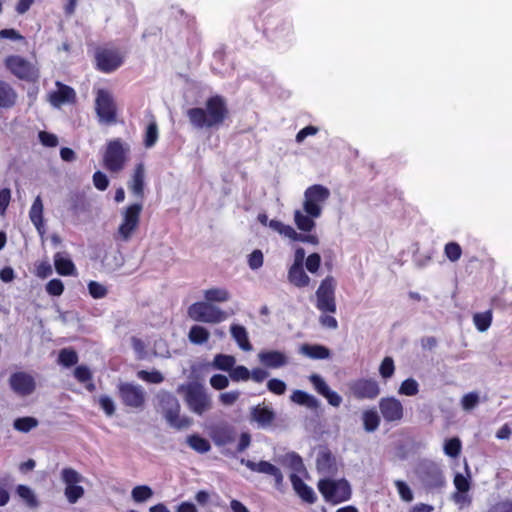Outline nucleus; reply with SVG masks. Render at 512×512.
Masks as SVG:
<instances>
[{
    "label": "nucleus",
    "instance_id": "46",
    "mask_svg": "<svg viewBox=\"0 0 512 512\" xmlns=\"http://www.w3.org/2000/svg\"><path fill=\"white\" fill-rule=\"evenodd\" d=\"M462 449L461 441L458 437H453L445 441L444 452L447 456L457 458Z\"/></svg>",
    "mask_w": 512,
    "mask_h": 512
},
{
    "label": "nucleus",
    "instance_id": "11",
    "mask_svg": "<svg viewBox=\"0 0 512 512\" xmlns=\"http://www.w3.org/2000/svg\"><path fill=\"white\" fill-rule=\"evenodd\" d=\"M330 196V191L323 185L314 184L308 187L304 193V211L313 218H318L321 215L322 207Z\"/></svg>",
    "mask_w": 512,
    "mask_h": 512
},
{
    "label": "nucleus",
    "instance_id": "37",
    "mask_svg": "<svg viewBox=\"0 0 512 512\" xmlns=\"http://www.w3.org/2000/svg\"><path fill=\"white\" fill-rule=\"evenodd\" d=\"M291 400L299 405H304L309 408H316L318 406V400L302 390H295L291 395Z\"/></svg>",
    "mask_w": 512,
    "mask_h": 512
},
{
    "label": "nucleus",
    "instance_id": "19",
    "mask_svg": "<svg viewBox=\"0 0 512 512\" xmlns=\"http://www.w3.org/2000/svg\"><path fill=\"white\" fill-rule=\"evenodd\" d=\"M248 469H250L253 472L266 474L269 476H272L274 479V484L277 489H281L283 486V474L281 470L273 465L272 463L261 460L259 462H254L251 460H244L241 461Z\"/></svg>",
    "mask_w": 512,
    "mask_h": 512
},
{
    "label": "nucleus",
    "instance_id": "63",
    "mask_svg": "<svg viewBox=\"0 0 512 512\" xmlns=\"http://www.w3.org/2000/svg\"><path fill=\"white\" fill-rule=\"evenodd\" d=\"M330 314L331 313H322L319 316V323L324 328L335 330L338 328V321L334 316Z\"/></svg>",
    "mask_w": 512,
    "mask_h": 512
},
{
    "label": "nucleus",
    "instance_id": "3",
    "mask_svg": "<svg viewBox=\"0 0 512 512\" xmlns=\"http://www.w3.org/2000/svg\"><path fill=\"white\" fill-rule=\"evenodd\" d=\"M158 407L167 423L176 430H183L192 425V419L180 416V403L175 395L161 391L157 395Z\"/></svg>",
    "mask_w": 512,
    "mask_h": 512
},
{
    "label": "nucleus",
    "instance_id": "54",
    "mask_svg": "<svg viewBox=\"0 0 512 512\" xmlns=\"http://www.w3.org/2000/svg\"><path fill=\"white\" fill-rule=\"evenodd\" d=\"M88 291H89V294L94 299L104 298L108 293L107 288L104 285H102L96 281H90L88 283Z\"/></svg>",
    "mask_w": 512,
    "mask_h": 512
},
{
    "label": "nucleus",
    "instance_id": "17",
    "mask_svg": "<svg viewBox=\"0 0 512 512\" xmlns=\"http://www.w3.org/2000/svg\"><path fill=\"white\" fill-rule=\"evenodd\" d=\"M61 479L66 487L64 494L70 504H75L84 495V488L78 485L82 476L73 468H64L61 471Z\"/></svg>",
    "mask_w": 512,
    "mask_h": 512
},
{
    "label": "nucleus",
    "instance_id": "39",
    "mask_svg": "<svg viewBox=\"0 0 512 512\" xmlns=\"http://www.w3.org/2000/svg\"><path fill=\"white\" fill-rule=\"evenodd\" d=\"M270 228H272L274 231L278 232L279 234L295 241L297 238L298 233L294 230V228L290 225H286L283 222L279 220H271L269 222Z\"/></svg>",
    "mask_w": 512,
    "mask_h": 512
},
{
    "label": "nucleus",
    "instance_id": "49",
    "mask_svg": "<svg viewBox=\"0 0 512 512\" xmlns=\"http://www.w3.org/2000/svg\"><path fill=\"white\" fill-rule=\"evenodd\" d=\"M137 376L139 379L146 381L148 383L159 384L164 381V377L161 372L157 370L146 371L140 370L137 372Z\"/></svg>",
    "mask_w": 512,
    "mask_h": 512
},
{
    "label": "nucleus",
    "instance_id": "48",
    "mask_svg": "<svg viewBox=\"0 0 512 512\" xmlns=\"http://www.w3.org/2000/svg\"><path fill=\"white\" fill-rule=\"evenodd\" d=\"M444 254L448 260L456 262L462 256V248L457 242L451 241L445 244Z\"/></svg>",
    "mask_w": 512,
    "mask_h": 512
},
{
    "label": "nucleus",
    "instance_id": "12",
    "mask_svg": "<svg viewBox=\"0 0 512 512\" xmlns=\"http://www.w3.org/2000/svg\"><path fill=\"white\" fill-rule=\"evenodd\" d=\"M142 209L141 203H133L125 208L122 214V222L117 230L120 240L127 242L131 239L139 227Z\"/></svg>",
    "mask_w": 512,
    "mask_h": 512
},
{
    "label": "nucleus",
    "instance_id": "32",
    "mask_svg": "<svg viewBox=\"0 0 512 512\" xmlns=\"http://www.w3.org/2000/svg\"><path fill=\"white\" fill-rule=\"evenodd\" d=\"M301 352L311 359H326L330 356V350L322 345L304 344L301 346Z\"/></svg>",
    "mask_w": 512,
    "mask_h": 512
},
{
    "label": "nucleus",
    "instance_id": "21",
    "mask_svg": "<svg viewBox=\"0 0 512 512\" xmlns=\"http://www.w3.org/2000/svg\"><path fill=\"white\" fill-rule=\"evenodd\" d=\"M210 436L217 446H226L235 441L236 430L232 425L221 422L211 428Z\"/></svg>",
    "mask_w": 512,
    "mask_h": 512
},
{
    "label": "nucleus",
    "instance_id": "22",
    "mask_svg": "<svg viewBox=\"0 0 512 512\" xmlns=\"http://www.w3.org/2000/svg\"><path fill=\"white\" fill-rule=\"evenodd\" d=\"M56 87L57 90L49 94V102L52 106L59 108L65 103L76 102V92L72 87L60 81L56 82Z\"/></svg>",
    "mask_w": 512,
    "mask_h": 512
},
{
    "label": "nucleus",
    "instance_id": "7",
    "mask_svg": "<svg viewBox=\"0 0 512 512\" xmlns=\"http://www.w3.org/2000/svg\"><path fill=\"white\" fill-rule=\"evenodd\" d=\"M124 59V53L114 47H97L94 53L95 68L107 74L120 68Z\"/></svg>",
    "mask_w": 512,
    "mask_h": 512
},
{
    "label": "nucleus",
    "instance_id": "44",
    "mask_svg": "<svg viewBox=\"0 0 512 512\" xmlns=\"http://www.w3.org/2000/svg\"><path fill=\"white\" fill-rule=\"evenodd\" d=\"M235 358L232 355L217 354L213 360V366L222 371H231L235 365Z\"/></svg>",
    "mask_w": 512,
    "mask_h": 512
},
{
    "label": "nucleus",
    "instance_id": "59",
    "mask_svg": "<svg viewBox=\"0 0 512 512\" xmlns=\"http://www.w3.org/2000/svg\"><path fill=\"white\" fill-rule=\"evenodd\" d=\"M46 292L51 296H60L64 292V284L60 279L54 278L46 284Z\"/></svg>",
    "mask_w": 512,
    "mask_h": 512
},
{
    "label": "nucleus",
    "instance_id": "24",
    "mask_svg": "<svg viewBox=\"0 0 512 512\" xmlns=\"http://www.w3.org/2000/svg\"><path fill=\"white\" fill-rule=\"evenodd\" d=\"M290 481L296 494L306 503L314 504L317 496L314 490L308 486L297 474L290 475Z\"/></svg>",
    "mask_w": 512,
    "mask_h": 512
},
{
    "label": "nucleus",
    "instance_id": "13",
    "mask_svg": "<svg viewBox=\"0 0 512 512\" xmlns=\"http://www.w3.org/2000/svg\"><path fill=\"white\" fill-rule=\"evenodd\" d=\"M121 403L128 408L141 410L146 403V392L140 385L123 382L117 387Z\"/></svg>",
    "mask_w": 512,
    "mask_h": 512
},
{
    "label": "nucleus",
    "instance_id": "50",
    "mask_svg": "<svg viewBox=\"0 0 512 512\" xmlns=\"http://www.w3.org/2000/svg\"><path fill=\"white\" fill-rule=\"evenodd\" d=\"M16 492L30 507L37 506V500L32 490L26 485H18Z\"/></svg>",
    "mask_w": 512,
    "mask_h": 512
},
{
    "label": "nucleus",
    "instance_id": "40",
    "mask_svg": "<svg viewBox=\"0 0 512 512\" xmlns=\"http://www.w3.org/2000/svg\"><path fill=\"white\" fill-rule=\"evenodd\" d=\"M78 362V354L72 348H63L58 354V363L64 367H71Z\"/></svg>",
    "mask_w": 512,
    "mask_h": 512
},
{
    "label": "nucleus",
    "instance_id": "52",
    "mask_svg": "<svg viewBox=\"0 0 512 512\" xmlns=\"http://www.w3.org/2000/svg\"><path fill=\"white\" fill-rule=\"evenodd\" d=\"M395 371L394 361L391 357H385L379 367V373L382 378L388 379L393 376Z\"/></svg>",
    "mask_w": 512,
    "mask_h": 512
},
{
    "label": "nucleus",
    "instance_id": "20",
    "mask_svg": "<svg viewBox=\"0 0 512 512\" xmlns=\"http://www.w3.org/2000/svg\"><path fill=\"white\" fill-rule=\"evenodd\" d=\"M380 412L387 422L400 421L404 415L402 403L394 397H385L379 401Z\"/></svg>",
    "mask_w": 512,
    "mask_h": 512
},
{
    "label": "nucleus",
    "instance_id": "6",
    "mask_svg": "<svg viewBox=\"0 0 512 512\" xmlns=\"http://www.w3.org/2000/svg\"><path fill=\"white\" fill-rule=\"evenodd\" d=\"M336 280L333 276H326L321 282L319 287L316 290V308L321 313H336L337 304H336Z\"/></svg>",
    "mask_w": 512,
    "mask_h": 512
},
{
    "label": "nucleus",
    "instance_id": "38",
    "mask_svg": "<svg viewBox=\"0 0 512 512\" xmlns=\"http://www.w3.org/2000/svg\"><path fill=\"white\" fill-rule=\"evenodd\" d=\"M294 221L297 228L304 232H310L315 227L313 217L304 215L301 211L296 210L294 213Z\"/></svg>",
    "mask_w": 512,
    "mask_h": 512
},
{
    "label": "nucleus",
    "instance_id": "5",
    "mask_svg": "<svg viewBox=\"0 0 512 512\" xmlns=\"http://www.w3.org/2000/svg\"><path fill=\"white\" fill-rule=\"evenodd\" d=\"M317 487L325 501L334 505L348 501L352 496L351 486L345 479H321Z\"/></svg>",
    "mask_w": 512,
    "mask_h": 512
},
{
    "label": "nucleus",
    "instance_id": "57",
    "mask_svg": "<svg viewBox=\"0 0 512 512\" xmlns=\"http://www.w3.org/2000/svg\"><path fill=\"white\" fill-rule=\"evenodd\" d=\"M74 377L79 383H87L92 380L93 375L89 367L85 365H79L74 370Z\"/></svg>",
    "mask_w": 512,
    "mask_h": 512
},
{
    "label": "nucleus",
    "instance_id": "30",
    "mask_svg": "<svg viewBox=\"0 0 512 512\" xmlns=\"http://www.w3.org/2000/svg\"><path fill=\"white\" fill-rule=\"evenodd\" d=\"M230 332L233 337V339L236 341L238 346L243 351H251L252 350V344L249 341L247 330L244 326L233 324L230 327Z\"/></svg>",
    "mask_w": 512,
    "mask_h": 512
},
{
    "label": "nucleus",
    "instance_id": "25",
    "mask_svg": "<svg viewBox=\"0 0 512 512\" xmlns=\"http://www.w3.org/2000/svg\"><path fill=\"white\" fill-rule=\"evenodd\" d=\"M260 362L268 368H280L288 363L287 356L280 351H262L258 355Z\"/></svg>",
    "mask_w": 512,
    "mask_h": 512
},
{
    "label": "nucleus",
    "instance_id": "41",
    "mask_svg": "<svg viewBox=\"0 0 512 512\" xmlns=\"http://www.w3.org/2000/svg\"><path fill=\"white\" fill-rule=\"evenodd\" d=\"M473 322L478 331H486L492 323V311L487 310L481 313H475L473 316Z\"/></svg>",
    "mask_w": 512,
    "mask_h": 512
},
{
    "label": "nucleus",
    "instance_id": "58",
    "mask_svg": "<svg viewBox=\"0 0 512 512\" xmlns=\"http://www.w3.org/2000/svg\"><path fill=\"white\" fill-rule=\"evenodd\" d=\"M479 403V395L476 392H470L462 397L461 405L466 411L474 409Z\"/></svg>",
    "mask_w": 512,
    "mask_h": 512
},
{
    "label": "nucleus",
    "instance_id": "47",
    "mask_svg": "<svg viewBox=\"0 0 512 512\" xmlns=\"http://www.w3.org/2000/svg\"><path fill=\"white\" fill-rule=\"evenodd\" d=\"M419 392V384L413 378L405 379L398 390V393L405 396H415Z\"/></svg>",
    "mask_w": 512,
    "mask_h": 512
},
{
    "label": "nucleus",
    "instance_id": "53",
    "mask_svg": "<svg viewBox=\"0 0 512 512\" xmlns=\"http://www.w3.org/2000/svg\"><path fill=\"white\" fill-rule=\"evenodd\" d=\"M394 485L397 488L400 498L405 502H411L413 500V493L406 482L402 480H395Z\"/></svg>",
    "mask_w": 512,
    "mask_h": 512
},
{
    "label": "nucleus",
    "instance_id": "42",
    "mask_svg": "<svg viewBox=\"0 0 512 512\" xmlns=\"http://www.w3.org/2000/svg\"><path fill=\"white\" fill-rule=\"evenodd\" d=\"M364 429L367 432L375 431L380 424V417L375 410H366L363 413Z\"/></svg>",
    "mask_w": 512,
    "mask_h": 512
},
{
    "label": "nucleus",
    "instance_id": "8",
    "mask_svg": "<svg viewBox=\"0 0 512 512\" xmlns=\"http://www.w3.org/2000/svg\"><path fill=\"white\" fill-rule=\"evenodd\" d=\"M95 111L99 122L108 125L117 122L118 108L113 94L107 89H98L95 97Z\"/></svg>",
    "mask_w": 512,
    "mask_h": 512
},
{
    "label": "nucleus",
    "instance_id": "9",
    "mask_svg": "<svg viewBox=\"0 0 512 512\" xmlns=\"http://www.w3.org/2000/svg\"><path fill=\"white\" fill-rule=\"evenodd\" d=\"M187 312L188 316L196 322L216 324L227 318V314L223 310L207 301L193 303Z\"/></svg>",
    "mask_w": 512,
    "mask_h": 512
},
{
    "label": "nucleus",
    "instance_id": "34",
    "mask_svg": "<svg viewBox=\"0 0 512 512\" xmlns=\"http://www.w3.org/2000/svg\"><path fill=\"white\" fill-rule=\"evenodd\" d=\"M186 442L194 451L201 454L207 453L211 449L210 442L198 434L189 435Z\"/></svg>",
    "mask_w": 512,
    "mask_h": 512
},
{
    "label": "nucleus",
    "instance_id": "23",
    "mask_svg": "<svg viewBox=\"0 0 512 512\" xmlns=\"http://www.w3.org/2000/svg\"><path fill=\"white\" fill-rule=\"evenodd\" d=\"M145 187V165L139 162L135 165L131 179L128 181L129 190L138 198H143Z\"/></svg>",
    "mask_w": 512,
    "mask_h": 512
},
{
    "label": "nucleus",
    "instance_id": "2",
    "mask_svg": "<svg viewBox=\"0 0 512 512\" xmlns=\"http://www.w3.org/2000/svg\"><path fill=\"white\" fill-rule=\"evenodd\" d=\"M275 3V0H263L257 5L256 9L259 19L256 21V25L261 21V26L265 34H270L275 38H285L293 33V25L289 21L274 19L275 15L272 6Z\"/></svg>",
    "mask_w": 512,
    "mask_h": 512
},
{
    "label": "nucleus",
    "instance_id": "64",
    "mask_svg": "<svg viewBox=\"0 0 512 512\" xmlns=\"http://www.w3.org/2000/svg\"><path fill=\"white\" fill-rule=\"evenodd\" d=\"M93 184L98 190L104 191L109 186V180L103 172L96 171L93 174Z\"/></svg>",
    "mask_w": 512,
    "mask_h": 512
},
{
    "label": "nucleus",
    "instance_id": "35",
    "mask_svg": "<svg viewBox=\"0 0 512 512\" xmlns=\"http://www.w3.org/2000/svg\"><path fill=\"white\" fill-rule=\"evenodd\" d=\"M151 121L146 127L143 144L146 148L153 147L156 142L158 141L159 131H158V125L154 118V116H151Z\"/></svg>",
    "mask_w": 512,
    "mask_h": 512
},
{
    "label": "nucleus",
    "instance_id": "29",
    "mask_svg": "<svg viewBox=\"0 0 512 512\" xmlns=\"http://www.w3.org/2000/svg\"><path fill=\"white\" fill-rule=\"evenodd\" d=\"M251 417L261 427H268L275 420V413L268 407H261L258 405L252 409Z\"/></svg>",
    "mask_w": 512,
    "mask_h": 512
},
{
    "label": "nucleus",
    "instance_id": "60",
    "mask_svg": "<svg viewBox=\"0 0 512 512\" xmlns=\"http://www.w3.org/2000/svg\"><path fill=\"white\" fill-rule=\"evenodd\" d=\"M268 390L275 395H283L286 392V384L284 381L273 378L267 382Z\"/></svg>",
    "mask_w": 512,
    "mask_h": 512
},
{
    "label": "nucleus",
    "instance_id": "45",
    "mask_svg": "<svg viewBox=\"0 0 512 512\" xmlns=\"http://www.w3.org/2000/svg\"><path fill=\"white\" fill-rule=\"evenodd\" d=\"M38 420L34 417H20L14 420L13 426L17 431L27 433L37 427Z\"/></svg>",
    "mask_w": 512,
    "mask_h": 512
},
{
    "label": "nucleus",
    "instance_id": "33",
    "mask_svg": "<svg viewBox=\"0 0 512 512\" xmlns=\"http://www.w3.org/2000/svg\"><path fill=\"white\" fill-rule=\"evenodd\" d=\"M204 298L209 303H223L230 299V293L225 288H211L204 291Z\"/></svg>",
    "mask_w": 512,
    "mask_h": 512
},
{
    "label": "nucleus",
    "instance_id": "56",
    "mask_svg": "<svg viewBox=\"0 0 512 512\" xmlns=\"http://www.w3.org/2000/svg\"><path fill=\"white\" fill-rule=\"evenodd\" d=\"M310 382L313 384L315 390L323 397L331 390L324 379L317 374L310 376Z\"/></svg>",
    "mask_w": 512,
    "mask_h": 512
},
{
    "label": "nucleus",
    "instance_id": "61",
    "mask_svg": "<svg viewBox=\"0 0 512 512\" xmlns=\"http://www.w3.org/2000/svg\"><path fill=\"white\" fill-rule=\"evenodd\" d=\"M264 256L261 250L255 249L248 257V265L252 270L262 267Z\"/></svg>",
    "mask_w": 512,
    "mask_h": 512
},
{
    "label": "nucleus",
    "instance_id": "10",
    "mask_svg": "<svg viewBox=\"0 0 512 512\" xmlns=\"http://www.w3.org/2000/svg\"><path fill=\"white\" fill-rule=\"evenodd\" d=\"M418 476L427 491H440L446 485L441 467L432 461L420 465Z\"/></svg>",
    "mask_w": 512,
    "mask_h": 512
},
{
    "label": "nucleus",
    "instance_id": "14",
    "mask_svg": "<svg viewBox=\"0 0 512 512\" xmlns=\"http://www.w3.org/2000/svg\"><path fill=\"white\" fill-rule=\"evenodd\" d=\"M5 67L20 80L34 81L38 71L34 65L19 55H10L4 60Z\"/></svg>",
    "mask_w": 512,
    "mask_h": 512
},
{
    "label": "nucleus",
    "instance_id": "15",
    "mask_svg": "<svg viewBox=\"0 0 512 512\" xmlns=\"http://www.w3.org/2000/svg\"><path fill=\"white\" fill-rule=\"evenodd\" d=\"M185 400L190 410L202 415L212 407L211 399L201 385H190L186 391Z\"/></svg>",
    "mask_w": 512,
    "mask_h": 512
},
{
    "label": "nucleus",
    "instance_id": "1",
    "mask_svg": "<svg viewBox=\"0 0 512 512\" xmlns=\"http://www.w3.org/2000/svg\"><path fill=\"white\" fill-rule=\"evenodd\" d=\"M229 115L227 101L219 94L208 97L204 107H192L186 111L189 123L197 130L218 129Z\"/></svg>",
    "mask_w": 512,
    "mask_h": 512
},
{
    "label": "nucleus",
    "instance_id": "36",
    "mask_svg": "<svg viewBox=\"0 0 512 512\" xmlns=\"http://www.w3.org/2000/svg\"><path fill=\"white\" fill-rule=\"evenodd\" d=\"M210 336L209 331L200 325H194L190 328L188 338L191 343L201 345L208 341Z\"/></svg>",
    "mask_w": 512,
    "mask_h": 512
},
{
    "label": "nucleus",
    "instance_id": "43",
    "mask_svg": "<svg viewBox=\"0 0 512 512\" xmlns=\"http://www.w3.org/2000/svg\"><path fill=\"white\" fill-rule=\"evenodd\" d=\"M454 485L457 493L454 494L453 498L456 502H460L464 498L461 493H466L470 489L469 480L462 474L457 473L454 477Z\"/></svg>",
    "mask_w": 512,
    "mask_h": 512
},
{
    "label": "nucleus",
    "instance_id": "31",
    "mask_svg": "<svg viewBox=\"0 0 512 512\" xmlns=\"http://www.w3.org/2000/svg\"><path fill=\"white\" fill-rule=\"evenodd\" d=\"M29 217L31 222L34 224L36 229L42 233V228L44 226L43 221V203L40 196H37L32 203V206L29 211Z\"/></svg>",
    "mask_w": 512,
    "mask_h": 512
},
{
    "label": "nucleus",
    "instance_id": "26",
    "mask_svg": "<svg viewBox=\"0 0 512 512\" xmlns=\"http://www.w3.org/2000/svg\"><path fill=\"white\" fill-rule=\"evenodd\" d=\"M17 92L12 85L4 80H0V108L10 109L17 102Z\"/></svg>",
    "mask_w": 512,
    "mask_h": 512
},
{
    "label": "nucleus",
    "instance_id": "55",
    "mask_svg": "<svg viewBox=\"0 0 512 512\" xmlns=\"http://www.w3.org/2000/svg\"><path fill=\"white\" fill-rule=\"evenodd\" d=\"M230 377L233 381H247L250 378V371L243 365L236 366L231 369Z\"/></svg>",
    "mask_w": 512,
    "mask_h": 512
},
{
    "label": "nucleus",
    "instance_id": "4",
    "mask_svg": "<svg viewBox=\"0 0 512 512\" xmlns=\"http://www.w3.org/2000/svg\"><path fill=\"white\" fill-rule=\"evenodd\" d=\"M130 155V145L122 138H114L106 143L103 153V166L110 173L121 172Z\"/></svg>",
    "mask_w": 512,
    "mask_h": 512
},
{
    "label": "nucleus",
    "instance_id": "27",
    "mask_svg": "<svg viewBox=\"0 0 512 512\" xmlns=\"http://www.w3.org/2000/svg\"><path fill=\"white\" fill-rule=\"evenodd\" d=\"M54 266L56 272L62 276L74 275L76 272L73 261L61 252H57L54 255Z\"/></svg>",
    "mask_w": 512,
    "mask_h": 512
},
{
    "label": "nucleus",
    "instance_id": "51",
    "mask_svg": "<svg viewBox=\"0 0 512 512\" xmlns=\"http://www.w3.org/2000/svg\"><path fill=\"white\" fill-rule=\"evenodd\" d=\"M153 492L149 486H136L132 490V497L135 502H144L152 496Z\"/></svg>",
    "mask_w": 512,
    "mask_h": 512
},
{
    "label": "nucleus",
    "instance_id": "62",
    "mask_svg": "<svg viewBox=\"0 0 512 512\" xmlns=\"http://www.w3.org/2000/svg\"><path fill=\"white\" fill-rule=\"evenodd\" d=\"M321 264V257L318 253L310 254L305 261L306 269L311 273H316Z\"/></svg>",
    "mask_w": 512,
    "mask_h": 512
},
{
    "label": "nucleus",
    "instance_id": "18",
    "mask_svg": "<svg viewBox=\"0 0 512 512\" xmlns=\"http://www.w3.org/2000/svg\"><path fill=\"white\" fill-rule=\"evenodd\" d=\"M11 390L18 396H29L36 390L34 377L24 371H17L10 375L8 380Z\"/></svg>",
    "mask_w": 512,
    "mask_h": 512
},
{
    "label": "nucleus",
    "instance_id": "16",
    "mask_svg": "<svg viewBox=\"0 0 512 512\" xmlns=\"http://www.w3.org/2000/svg\"><path fill=\"white\" fill-rule=\"evenodd\" d=\"M352 396L358 400H373L380 394L378 382L372 378H358L348 384Z\"/></svg>",
    "mask_w": 512,
    "mask_h": 512
},
{
    "label": "nucleus",
    "instance_id": "28",
    "mask_svg": "<svg viewBox=\"0 0 512 512\" xmlns=\"http://www.w3.org/2000/svg\"><path fill=\"white\" fill-rule=\"evenodd\" d=\"M288 280L291 284L298 288H303L309 285L310 278L305 273L303 266L292 264L288 270Z\"/></svg>",
    "mask_w": 512,
    "mask_h": 512
}]
</instances>
